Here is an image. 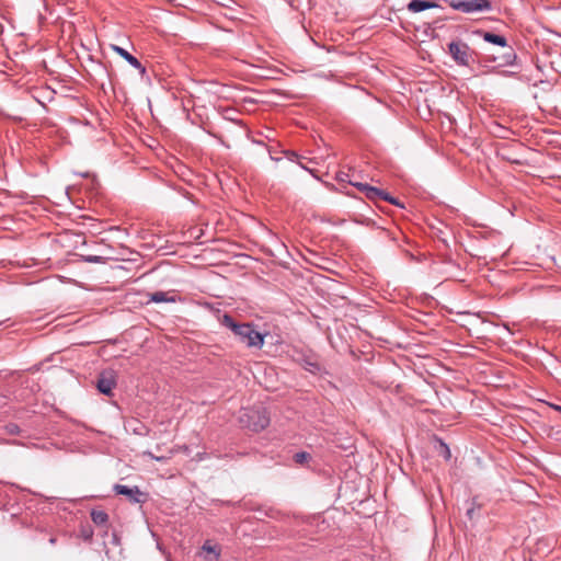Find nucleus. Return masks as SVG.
<instances>
[{
    "label": "nucleus",
    "mask_w": 561,
    "mask_h": 561,
    "mask_svg": "<svg viewBox=\"0 0 561 561\" xmlns=\"http://www.w3.org/2000/svg\"><path fill=\"white\" fill-rule=\"evenodd\" d=\"M503 61L499 66H513L517 59V55L511 46H506V51L502 56Z\"/></svg>",
    "instance_id": "13"
},
{
    "label": "nucleus",
    "mask_w": 561,
    "mask_h": 561,
    "mask_svg": "<svg viewBox=\"0 0 561 561\" xmlns=\"http://www.w3.org/2000/svg\"><path fill=\"white\" fill-rule=\"evenodd\" d=\"M220 323L230 329L241 342L250 347H261L264 343V335L257 332L251 323H239L228 313L220 318Z\"/></svg>",
    "instance_id": "1"
},
{
    "label": "nucleus",
    "mask_w": 561,
    "mask_h": 561,
    "mask_svg": "<svg viewBox=\"0 0 561 561\" xmlns=\"http://www.w3.org/2000/svg\"><path fill=\"white\" fill-rule=\"evenodd\" d=\"M5 432L10 435H18L20 434V427L15 423H9L5 425Z\"/></svg>",
    "instance_id": "18"
},
{
    "label": "nucleus",
    "mask_w": 561,
    "mask_h": 561,
    "mask_svg": "<svg viewBox=\"0 0 561 561\" xmlns=\"http://www.w3.org/2000/svg\"><path fill=\"white\" fill-rule=\"evenodd\" d=\"M93 529L91 526L85 525L80 527V537L85 541H91L93 537Z\"/></svg>",
    "instance_id": "16"
},
{
    "label": "nucleus",
    "mask_w": 561,
    "mask_h": 561,
    "mask_svg": "<svg viewBox=\"0 0 561 561\" xmlns=\"http://www.w3.org/2000/svg\"><path fill=\"white\" fill-rule=\"evenodd\" d=\"M387 202H389V203H390V204H392V205H396V206H399V207H402V208H403V205L399 202V199H398V198H396V197H393V196H391V195H389V197H388V201H387Z\"/></svg>",
    "instance_id": "22"
},
{
    "label": "nucleus",
    "mask_w": 561,
    "mask_h": 561,
    "mask_svg": "<svg viewBox=\"0 0 561 561\" xmlns=\"http://www.w3.org/2000/svg\"><path fill=\"white\" fill-rule=\"evenodd\" d=\"M347 176L346 173H343V172H340L339 175H337V180L339 181H345V178Z\"/></svg>",
    "instance_id": "24"
},
{
    "label": "nucleus",
    "mask_w": 561,
    "mask_h": 561,
    "mask_svg": "<svg viewBox=\"0 0 561 561\" xmlns=\"http://www.w3.org/2000/svg\"><path fill=\"white\" fill-rule=\"evenodd\" d=\"M113 490L116 494L126 496L133 504H142L148 499V494L142 492L137 485L115 484Z\"/></svg>",
    "instance_id": "5"
},
{
    "label": "nucleus",
    "mask_w": 561,
    "mask_h": 561,
    "mask_svg": "<svg viewBox=\"0 0 561 561\" xmlns=\"http://www.w3.org/2000/svg\"><path fill=\"white\" fill-rule=\"evenodd\" d=\"M350 183L352 185L356 186L359 191H362L369 201H373L375 203H377L378 201L387 202L388 197L390 195L388 192L382 191L375 186H370L367 183H353L351 181H350Z\"/></svg>",
    "instance_id": "6"
},
{
    "label": "nucleus",
    "mask_w": 561,
    "mask_h": 561,
    "mask_svg": "<svg viewBox=\"0 0 561 561\" xmlns=\"http://www.w3.org/2000/svg\"><path fill=\"white\" fill-rule=\"evenodd\" d=\"M306 368L312 373H316L320 369L319 364L316 362L306 360Z\"/></svg>",
    "instance_id": "21"
},
{
    "label": "nucleus",
    "mask_w": 561,
    "mask_h": 561,
    "mask_svg": "<svg viewBox=\"0 0 561 561\" xmlns=\"http://www.w3.org/2000/svg\"><path fill=\"white\" fill-rule=\"evenodd\" d=\"M482 505L478 503L477 497H473L469 502V506L467 507L466 515L470 520H473L479 514V511L481 510Z\"/></svg>",
    "instance_id": "14"
},
{
    "label": "nucleus",
    "mask_w": 561,
    "mask_h": 561,
    "mask_svg": "<svg viewBox=\"0 0 561 561\" xmlns=\"http://www.w3.org/2000/svg\"><path fill=\"white\" fill-rule=\"evenodd\" d=\"M270 415L263 407L243 409L240 416V424L252 432H261L270 424Z\"/></svg>",
    "instance_id": "2"
},
{
    "label": "nucleus",
    "mask_w": 561,
    "mask_h": 561,
    "mask_svg": "<svg viewBox=\"0 0 561 561\" xmlns=\"http://www.w3.org/2000/svg\"><path fill=\"white\" fill-rule=\"evenodd\" d=\"M176 296L170 295V293L165 291H154L152 294H149V301L152 302H176Z\"/></svg>",
    "instance_id": "12"
},
{
    "label": "nucleus",
    "mask_w": 561,
    "mask_h": 561,
    "mask_svg": "<svg viewBox=\"0 0 561 561\" xmlns=\"http://www.w3.org/2000/svg\"><path fill=\"white\" fill-rule=\"evenodd\" d=\"M111 48L118 54L122 58H124L130 66L138 69L141 78H145L147 75L146 67L141 65V62L131 54H129L125 48L118 46V45H111Z\"/></svg>",
    "instance_id": "8"
},
{
    "label": "nucleus",
    "mask_w": 561,
    "mask_h": 561,
    "mask_svg": "<svg viewBox=\"0 0 561 561\" xmlns=\"http://www.w3.org/2000/svg\"><path fill=\"white\" fill-rule=\"evenodd\" d=\"M440 454L444 456L446 460H449L451 457L450 449L448 445H446L444 442H440Z\"/></svg>",
    "instance_id": "19"
},
{
    "label": "nucleus",
    "mask_w": 561,
    "mask_h": 561,
    "mask_svg": "<svg viewBox=\"0 0 561 561\" xmlns=\"http://www.w3.org/2000/svg\"><path fill=\"white\" fill-rule=\"evenodd\" d=\"M439 4L431 0H411L408 4V10L414 13L422 12L427 9L438 8Z\"/></svg>",
    "instance_id": "9"
},
{
    "label": "nucleus",
    "mask_w": 561,
    "mask_h": 561,
    "mask_svg": "<svg viewBox=\"0 0 561 561\" xmlns=\"http://www.w3.org/2000/svg\"><path fill=\"white\" fill-rule=\"evenodd\" d=\"M554 409L558 410V411H561V407L560 405H556Z\"/></svg>",
    "instance_id": "26"
},
{
    "label": "nucleus",
    "mask_w": 561,
    "mask_h": 561,
    "mask_svg": "<svg viewBox=\"0 0 561 561\" xmlns=\"http://www.w3.org/2000/svg\"><path fill=\"white\" fill-rule=\"evenodd\" d=\"M477 33L480 34L483 37V39L488 43H491V44H494V45H497L501 47L507 46V39L502 35L490 33V32H483V31H478Z\"/></svg>",
    "instance_id": "11"
},
{
    "label": "nucleus",
    "mask_w": 561,
    "mask_h": 561,
    "mask_svg": "<svg viewBox=\"0 0 561 561\" xmlns=\"http://www.w3.org/2000/svg\"><path fill=\"white\" fill-rule=\"evenodd\" d=\"M286 156L288 157L289 160L294 161L296 158H298V154L294 151H288L286 152Z\"/></svg>",
    "instance_id": "23"
},
{
    "label": "nucleus",
    "mask_w": 561,
    "mask_h": 561,
    "mask_svg": "<svg viewBox=\"0 0 561 561\" xmlns=\"http://www.w3.org/2000/svg\"><path fill=\"white\" fill-rule=\"evenodd\" d=\"M453 9L463 12L472 13L477 11H488L492 8L490 0H444Z\"/></svg>",
    "instance_id": "4"
},
{
    "label": "nucleus",
    "mask_w": 561,
    "mask_h": 561,
    "mask_svg": "<svg viewBox=\"0 0 561 561\" xmlns=\"http://www.w3.org/2000/svg\"><path fill=\"white\" fill-rule=\"evenodd\" d=\"M82 259L87 263L94 264H104L106 262V257L100 255H82Z\"/></svg>",
    "instance_id": "17"
},
{
    "label": "nucleus",
    "mask_w": 561,
    "mask_h": 561,
    "mask_svg": "<svg viewBox=\"0 0 561 561\" xmlns=\"http://www.w3.org/2000/svg\"><path fill=\"white\" fill-rule=\"evenodd\" d=\"M293 459L297 465L305 466L311 459V455L307 451H299L294 455Z\"/></svg>",
    "instance_id": "15"
},
{
    "label": "nucleus",
    "mask_w": 561,
    "mask_h": 561,
    "mask_svg": "<svg viewBox=\"0 0 561 561\" xmlns=\"http://www.w3.org/2000/svg\"><path fill=\"white\" fill-rule=\"evenodd\" d=\"M116 386V380L113 371H103L96 380L98 390L106 396H112V391Z\"/></svg>",
    "instance_id": "7"
},
{
    "label": "nucleus",
    "mask_w": 561,
    "mask_h": 561,
    "mask_svg": "<svg viewBox=\"0 0 561 561\" xmlns=\"http://www.w3.org/2000/svg\"><path fill=\"white\" fill-rule=\"evenodd\" d=\"M91 519L92 522L99 526L104 528L105 533L108 529V514L105 511L101 510H92L91 513Z\"/></svg>",
    "instance_id": "10"
},
{
    "label": "nucleus",
    "mask_w": 561,
    "mask_h": 561,
    "mask_svg": "<svg viewBox=\"0 0 561 561\" xmlns=\"http://www.w3.org/2000/svg\"><path fill=\"white\" fill-rule=\"evenodd\" d=\"M49 542H50L51 545H55V543H56V538H55V537H51V538L49 539Z\"/></svg>",
    "instance_id": "25"
},
{
    "label": "nucleus",
    "mask_w": 561,
    "mask_h": 561,
    "mask_svg": "<svg viewBox=\"0 0 561 561\" xmlns=\"http://www.w3.org/2000/svg\"><path fill=\"white\" fill-rule=\"evenodd\" d=\"M448 53L459 66H470L474 51L462 41H453L448 44Z\"/></svg>",
    "instance_id": "3"
},
{
    "label": "nucleus",
    "mask_w": 561,
    "mask_h": 561,
    "mask_svg": "<svg viewBox=\"0 0 561 561\" xmlns=\"http://www.w3.org/2000/svg\"><path fill=\"white\" fill-rule=\"evenodd\" d=\"M203 550H205V551H207L209 553H214L215 560H217L219 558V550H217L216 547L209 546L207 542L204 543Z\"/></svg>",
    "instance_id": "20"
}]
</instances>
